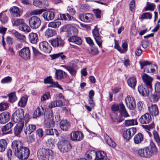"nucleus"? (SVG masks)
<instances>
[{"label": "nucleus", "instance_id": "nucleus-53", "mask_svg": "<svg viewBox=\"0 0 160 160\" xmlns=\"http://www.w3.org/2000/svg\"><path fill=\"white\" fill-rule=\"evenodd\" d=\"M24 23V21L23 19H17L15 20L14 22L13 23V26H21Z\"/></svg>", "mask_w": 160, "mask_h": 160}, {"label": "nucleus", "instance_id": "nucleus-19", "mask_svg": "<svg viewBox=\"0 0 160 160\" xmlns=\"http://www.w3.org/2000/svg\"><path fill=\"white\" fill-rule=\"evenodd\" d=\"M24 121L19 122L14 127V133L16 135L18 136L21 132L24 126Z\"/></svg>", "mask_w": 160, "mask_h": 160}, {"label": "nucleus", "instance_id": "nucleus-11", "mask_svg": "<svg viewBox=\"0 0 160 160\" xmlns=\"http://www.w3.org/2000/svg\"><path fill=\"white\" fill-rule=\"evenodd\" d=\"M127 107L130 110H133L136 107L135 100L132 96H128L125 98Z\"/></svg>", "mask_w": 160, "mask_h": 160}, {"label": "nucleus", "instance_id": "nucleus-26", "mask_svg": "<svg viewBox=\"0 0 160 160\" xmlns=\"http://www.w3.org/2000/svg\"><path fill=\"white\" fill-rule=\"evenodd\" d=\"M10 11L11 15L14 17H19L20 16L19 8L16 6L11 8Z\"/></svg>", "mask_w": 160, "mask_h": 160}, {"label": "nucleus", "instance_id": "nucleus-30", "mask_svg": "<svg viewBox=\"0 0 160 160\" xmlns=\"http://www.w3.org/2000/svg\"><path fill=\"white\" fill-rule=\"evenodd\" d=\"M28 38L31 43L35 44L38 41V35L36 33L31 32L29 35Z\"/></svg>", "mask_w": 160, "mask_h": 160}, {"label": "nucleus", "instance_id": "nucleus-1", "mask_svg": "<svg viewBox=\"0 0 160 160\" xmlns=\"http://www.w3.org/2000/svg\"><path fill=\"white\" fill-rule=\"evenodd\" d=\"M157 151V148L155 144L152 142H151L149 147H145L144 148L139 149L138 151V154L141 157L149 158Z\"/></svg>", "mask_w": 160, "mask_h": 160}, {"label": "nucleus", "instance_id": "nucleus-15", "mask_svg": "<svg viewBox=\"0 0 160 160\" xmlns=\"http://www.w3.org/2000/svg\"><path fill=\"white\" fill-rule=\"evenodd\" d=\"M151 120V116L148 113L145 114L139 118V121L142 124H148Z\"/></svg>", "mask_w": 160, "mask_h": 160}, {"label": "nucleus", "instance_id": "nucleus-56", "mask_svg": "<svg viewBox=\"0 0 160 160\" xmlns=\"http://www.w3.org/2000/svg\"><path fill=\"white\" fill-rule=\"evenodd\" d=\"M55 82H54L52 79V77L51 76L47 77L44 80V82L45 84H50L53 85Z\"/></svg>", "mask_w": 160, "mask_h": 160}, {"label": "nucleus", "instance_id": "nucleus-59", "mask_svg": "<svg viewBox=\"0 0 160 160\" xmlns=\"http://www.w3.org/2000/svg\"><path fill=\"white\" fill-rule=\"evenodd\" d=\"M33 4L39 8H41L42 6V0H34Z\"/></svg>", "mask_w": 160, "mask_h": 160}, {"label": "nucleus", "instance_id": "nucleus-46", "mask_svg": "<svg viewBox=\"0 0 160 160\" xmlns=\"http://www.w3.org/2000/svg\"><path fill=\"white\" fill-rule=\"evenodd\" d=\"M61 25V22L60 21L52 22L48 23V27L56 28H58Z\"/></svg>", "mask_w": 160, "mask_h": 160}, {"label": "nucleus", "instance_id": "nucleus-33", "mask_svg": "<svg viewBox=\"0 0 160 160\" xmlns=\"http://www.w3.org/2000/svg\"><path fill=\"white\" fill-rule=\"evenodd\" d=\"M143 139V135L141 133L137 134L133 138L134 142L135 144H139L142 142Z\"/></svg>", "mask_w": 160, "mask_h": 160}, {"label": "nucleus", "instance_id": "nucleus-34", "mask_svg": "<svg viewBox=\"0 0 160 160\" xmlns=\"http://www.w3.org/2000/svg\"><path fill=\"white\" fill-rule=\"evenodd\" d=\"M56 34V31L54 29L48 28L45 32V35L47 38L52 37Z\"/></svg>", "mask_w": 160, "mask_h": 160}, {"label": "nucleus", "instance_id": "nucleus-24", "mask_svg": "<svg viewBox=\"0 0 160 160\" xmlns=\"http://www.w3.org/2000/svg\"><path fill=\"white\" fill-rule=\"evenodd\" d=\"M148 110L149 113L152 116H156L158 115L159 111L157 105H152L148 107Z\"/></svg>", "mask_w": 160, "mask_h": 160}, {"label": "nucleus", "instance_id": "nucleus-64", "mask_svg": "<svg viewBox=\"0 0 160 160\" xmlns=\"http://www.w3.org/2000/svg\"><path fill=\"white\" fill-rule=\"evenodd\" d=\"M142 127L145 129L147 130L148 131L150 130L151 129H152L154 127V123H152L151 124L148 125H142Z\"/></svg>", "mask_w": 160, "mask_h": 160}, {"label": "nucleus", "instance_id": "nucleus-49", "mask_svg": "<svg viewBox=\"0 0 160 160\" xmlns=\"http://www.w3.org/2000/svg\"><path fill=\"white\" fill-rule=\"evenodd\" d=\"M125 123L126 126H127L137 125L138 124L137 121L133 119L125 120Z\"/></svg>", "mask_w": 160, "mask_h": 160}, {"label": "nucleus", "instance_id": "nucleus-23", "mask_svg": "<svg viewBox=\"0 0 160 160\" xmlns=\"http://www.w3.org/2000/svg\"><path fill=\"white\" fill-rule=\"evenodd\" d=\"M92 14L89 13L82 14L79 16V18L82 21L86 22H90L92 20Z\"/></svg>", "mask_w": 160, "mask_h": 160}, {"label": "nucleus", "instance_id": "nucleus-25", "mask_svg": "<svg viewBox=\"0 0 160 160\" xmlns=\"http://www.w3.org/2000/svg\"><path fill=\"white\" fill-rule=\"evenodd\" d=\"M68 40L71 43L78 45L81 44L82 43V41L81 38L76 35H73L70 37Z\"/></svg>", "mask_w": 160, "mask_h": 160}, {"label": "nucleus", "instance_id": "nucleus-55", "mask_svg": "<svg viewBox=\"0 0 160 160\" xmlns=\"http://www.w3.org/2000/svg\"><path fill=\"white\" fill-rule=\"evenodd\" d=\"M88 52L92 55H96L98 53V48L96 47H92L88 49Z\"/></svg>", "mask_w": 160, "mask_h": 160}, {"label": "nucleus", "instance_id": "nucleus-62", "mask_svg": "<svg viewBox=\"0 0 160 160\" xmlns=\"http://www.w3.org/2000/svg\"><path fill=\"white\" fill-rule=\"evenodd\" d=\"M50 97V92H48L45 93L42 97L41 101H43L48 99Z\"/></svg>", "mask_w": 160, "mask_h": 160}, {"label": "nucleus", "instance_id": "nucleus-40", "mask_svg": "<svg viewBox=\"0 0 160 160\" xmlns=\"http://www.w3.org/2000/svg\"><path fill=\"white\" fill-rule=\"evenodd\" d=\"M128 85L131 88H134L136 86L137 81L136 78L132 77L129 78L127 81Z\"/></svg>", "mask_w": 160, "mask_h": 160}, {"label": "nucleus", "instance_id": "nucleus-42", "mask_svg": "<svg viewBox=\"0 0 160 160\" xmlns=\"http://www.w3.org/2000/svg\"><path fill=\"white\" fill-rule=\"evenodd\" d=\"M19 28L20 30L25 33H28L31 30L30 27L25 23L22 25L19 26Z\"/></svg>", "mask_w": 160, "mask_h": 160}, {"label": "nucleus", "instance_id": "nucleus-52", "mask_svg": "<svg viewBox=\"0 0 160 160\" xmlns=\"http://www.w3.org/2000/svg\"><path fill=\"white\" fill-rule=\"evenodd\" d=\"M54 125L55 122L52 119V121H49L45 123L44 127L46 129H49L53 127Z\"/></svg>", "mask_w": 160, "mask_h": 160}, {"label": "nucleus", "instance_id": "nucleus-60", "mask_svg": "<svg viewBox=\"0 0 160 160\" xmlns=\"http://www.w3.org/2000/svg\"><path fill=\"white\" fill-rule=\"evenodd\" d=\"M12 80V79L11 77L8 76L3 78L1 81V82L2 83H10Z\"/></svg>", "mask_w": 160, "mask_h": 160}, {"label": "nucleus", "instance_id": "nucleus-63", "mask_svg": "<svg viewBox=\"0 0 160 160\" xmlns=\"http://www.w3.org/2000/svg\"><path fill=\"white\" fill-rule=\"evenodd\" d=\"M8 107V106L7 103L1 102L0 103V111H3L6 110Z\"/></svg>", "mask_w": 160, "mask_h": 160}, {"label": "nucleus", "instance_id": "nucleus-9", "mask_svg": "<svg viewBox=\"0 0 160 160\" xmlns=\"http://www.w3.org/2000/svg\"><path fill=\"white\" fill-rule=\"evenodd\" d=\"M51 45L55 48L62 47L64 45V42L60 37H58L50 41Z\"/></svg>", "mask_w": 160, "mask_h": 160}, {"label": "nucleus", "instance_id": "nucleus-13", "mask_svg": "<svg viewBox=\"0 0 160 160\" xmlns=\"http://www.w3.org/2000/svg\"><path fill=\"white\" fill-rule=\"evenodd\" d=\"M39 48L42 51L48 53H50L52 50V48L46 41L41 42L39 44Z\"/></svg>", "mask_w": 160, "mask_h": 160}, {"label": "nucleus", "instance_id": "nucleus-10", "mask_svg": "<svg viewBox=\"0 0 160 160\" xmlns=\"http://www.w3.org/2000/svg\"><path fill=\"white\" fill-rule=\"evenodd\" d=\"M142 78L145 85L150 89L149 90H152V83L153 78L146 73L142 75Z\"/></svg>", "mask_w": 160, "mask_h": 160}, {"label": "nucleus", "instance_id": "nucleus-41", "mask_svg": "<svg viewBox=\"0 0 160 160\" xmlns=\"http://www.w3.org/2000/svg\"><path fill=\"white\" fill-rule=\"evenodd\" d=\"M7 143L5 140L4 139L0 140V152H3L6 148Z\"/></svg>", "mask_w": 160, "mask_h": 160}, {"label": "nucleus", "instance_id": "nucleus-3", "mask_svg": "<svg viewBox=\"0 0 160 160\" xmlns=\"http://www.w3.org/2000/svg\"><path fill=\"white\" fill-rule=\"evenodd\" d=\"M58 149L62 152H67L72 148L69 141L66 140H62L59 141L58 144Z\"/></svg>", "mask_w": 160, "mask_h": 160}, {"label": "nucleus", "instance_id": "nucleus-50", "mask_svg": "<svg viewBox=\"0 0 160 160\" xmlns=\"http://www.w3.org/2000/svg\"><path fill=\"white\" fill-rule=\"evenodd\" d=\"M46 10L45 9H36L31 11L30 13L31 15H39Z\"/></svg>", "mask_w": 160, "mask_h": 160}, {"label": "nucleus", "instance_id": "nucleus-54", "mask_svg": "<svg viewBox=\"0 0 160 160\" xmlns=\"http://www.w3.org/2000/svg\"><path fill=\"white\" fill-rule=\"evenodd\" d=\"M122 105H124L123 104H114L112 105L111 109L112 111L114 112L120 111L121 109V106Z\"/></svg>", "mask_w": 160, "mask_h": 160}, {"label": "nucleus", "instance_id": "nucleus-2", "mask_svg": "<svg viewBox=\"0 0 160 160\" xmlns=\"http://www.w3.org/2000/svg\"><path fill=\"white\" fill-rule=\"evenodd\" d=\"M37 154V157L39 160H48L50 156L55 155V153L52 150L43 148L38 150Z\"/></svg>", "mask_w": 160, "mask_h": 160}, {"label": "nucleus", "instance_id": "nucleus-29", "mask_svg": "<svg viewBox=\"0 0 160 160\" xmlns=\"http://www.w3.org/2000/svg\"><path fill=\"white\" fill-rule=\"evenodd\" d=\"M60 127L63 130L67 131L70 127L69 123L67 120H62L60 123Z\"/></svg>", "mask_w": 160, "mask_h": 160}, {"label": "nucleus", "instance_id": "nucleus-51", "mask_svg": "<svg viewBox=\"0 0 160 160\" xmlns=\"http://www.w3.org/2000/svg\"><path fill=\"white\" fill-rule=\"evenodd\" d=\"M28 98L26 97H22L18 103V105L21 107H24L26 104Z\"/></svg>", "mask_w": 160, "mask_h": 160}, {"label": "nucleus", "instance_id": "nucleus-32", "mask_svg": "<svg viewBox=\"0 0 160 160\" xmlns=\"http://www.w3.org/2000/svg\"><path fill=\"white\" fill-rule=\"evenodd\" d=\"M36 126L33 124H30L27 127L24 129V132L26 134H30L36 129Z\"/></svg>", "mask_w": 160, "mask_h": 160}, {"label": "nucleus", "instance_id": "nucleus-44", "mask_svg": "<svg viewBox=\"0 0 160 160\" xmlns=\"http://www.w3.org/2000/svg\"><path fill=\"white\" fill-rule=\"evenodd\" d=\"M12 34L14 35L16 38L19 40L22 41H24L25 40V36L21 34L18 32L15 31V32L12 33Z\"/></svg>", "mask_w": 160, "mask_h": 160}, {"label": "nucleus", "instance_id": "nucleus-20", "mask_svg": "<svg viewBox=\"0 0 160 160\" xmlns=\"http://www.w3.org/2000/svg\"><path fill=\"white\" fill-rule=\"evenodd\" d=\"M10 118L9 113L8 112H4L0 114V123L4 124L7 122Z\"/></svg>", "mask_w": 160, "mask_h": 160}, {"label": "nucleus", "instance_id": "nucleus-57", "mask_svg": "<svg viewBox=\"0 0 160 160\" xmlns=\"http://www.w3.org/2000/svg\"><path fill=\"white\" fill-rule=\"evenodd\" d=\"M152 18V15L149 13L145 12L143 13L141 17V19H151Z\"/></svg>", "mask_w": 160, "mask_h": 160}, {"label": "nucleus", "instance_id": "nucleus-21", "mask_svg": "<svg viewBox=\"0 0 160 160\" xmlns=\"http://www.w3.org/2000/svg\"><path fill=\"white\" fill-rule=\"evenodd\" d=\"M98 152H96L93 150H89L87 151L85 154V157L88 160H95L97 156Z\"/></svg>", "mask_w": 160, "mask_h": 160}, {"label": "nucleus", "instance_id": "nucleus-16", "mask_svg": "<svg viewBox=\"0 0 160 160\" xmlns=\"http://www.w3.org/2000/svg\"><path fill=\"white\" fill-rule=\"evenodd\" d=\"M42 16L46 21L52 20L55 17L54 13L51 11H48L44 12Z\"/></svg>", "mask_w": 160, "mask_h": 160}, {"label": "nucleus", "instance_id": "nucleus-38", "mask_svg": "<svg viewBox=\"0 0 160 160\" xmlns=\"http://www.w3.org/2000/svg\"><path fill=\"white\" fill-rule=\"evenodd\" d=\"M67 28H69V30H68V32L71 34L75 35L78 33V30L75 27H70L69 25H67L65 26Z\"/></svg>", "mask_w": 160, "mask_h": 160}, {"label": "nucleus", "instance_id": "nucleus-28", "mask_svg": "<svg viewBox=\"0 0 160 160\" xmlns=\"http://www.w3.org/2000/svg\"><path fill=\"white\" fill-rule=\"evenodd\" d=\"M104 137L105 142L109 146L113 148H115L116 147V143L107 134H104Z\"/></svg>", "mask_w": 160, "mask_h": 160}, {"label": "nucleus", "instance_id": "nucleus-27", "mask_svg": "<svg viewBox=\"0 0 160 160\" xmlns=\"http://www.w3.org/2000/svg\"><path fill=\"white\" fill-rule=\"evenodd\" d=\"M95 160H109L103 151H98L97 153V156Z\"/></svg>", "mask_w": 160, "mask_h": 160}, {"label": "nucleus", "instance_id": "nucleus-14", "mask_svg": "<svg viewBox=\"0 0 160 160\" xmlns=\"http://www.w3.org/2000/svg\"><path fill=\"white\" fill-rule=\"evenodd\" d=\"M70 138L73 141H80L83 139V135L81 132H73L70 134Z\"/></svg>", "mask_w": 160, "mask_h": 160}, {"label": "nucleus", "instance_id": "nucleus-39", "mask_svg": "<svg viewBox=\"0 0 160 160\" xmlns=\"http://www.w3.org/2000/svg\"><path fill=\"white\" fill-rule=\"evenodd\" d=\"M160 98V97L158 95L156 92H154L153 93H151L150 97V99L151 102H155L158 101Z\"/></svg>", "mask_w": 160, "mask_h": 160}, {"label": "nucleus", "instance_id": "nucleus-6", "mask_svg": "<svg viewBox=\"0 0 160 160\" xmlns=\"http://www.w3.org/2000/svg\"><path fill=\"white\" fill-rule=\"evenodd\" d=\"M29 23L32 28L37 29L41 25V20L37 16H32L29 20Z\"/></svg>", "mask_w": 160, "mask_h": 160}, {"label": "nucleus", "instance_id": "nucleus-37", "mask_svg": "<svg viewBox=\"0 0 160 160\" xmlns=\"http://www.w3.org/2000/svg\"><path fill=\"white\" fill-rule=\"evenodd\" d=\"M50 57L52 60L58 58H60V59L61 58L62 60H63L66 58V57L63 55V53H60L50 55Z\"/></svg>", "mask_w": 160, "mask_h": 160}, {"label": "nucleus", "instance_id": "nucleus-8", "mask_svg": "<svg viewBox=\"0 0 160 160\" xmlns=\"http://www.w3.org/2000/svg\"><path fill=\"white\" fill-rule=\"evenodd\" d=\"M92 34L94 38L99 47H102V43L103 41L102 39V37L100 36L98 32V30L96 26L92 31Z\"/></svg>", "mask_w": 160, "mask_h": 160}, {"label": "nucleus", "instance_id": "nucleus-36", "mask_svg": "<svg viewBox=\"0 0 160 160\" xmlns=\"http://www.w3.org/2000/svg\"><path fill=\"white\" fill-rule=\"evenodd\" d=\"M13 126L12 123L9 122L2 127V130L3 132L7 131H8V132H10L11 131V128Z\"/></svg>", "mask_w": 160, "mask_h": 160}, {"label": "nucleus", "instance_id": "nucleus-7", "mask_svg": "<svg viewBox=\"0 0 160 160\" xmlns=\"http://www.w3.org/2000/svg\"><path fill=\"white\" fill-rule=\"evenodd\" d=\"M18 53L19 56L24 60H28L30 58V51L28 47L23 48L19 51Z\"/></svg>", "mask_w": 160, "mask_h": 160}, {"label": "nucleus", "instance_id": "nucleus-43", "mask_svg": "<svg viewBox=\"0 0 160 160\" xmlns=\"http://www.w3.org/2000/svg\"><path fill=\"white\" fill-rule=\"evenodd\" d=\"M8 18L7 15L3 14L2 12L0 13V21L2 24H5L8 22Z\"/></svg>", "mask_w": 160, "mask_h": 160}, {"label": "nucleus", "instance_id": "nucleus-22", "mask_svg": "<svg viewBox=\"0 0 160 160\" xmlns=\"http://www.w3.org/2000/svg\"><path fill=\"white\" fill-rule=\"evenodd\" d=\"M141 68H143L145 67L144 69V71L146 73H150L151 70V66L152 64H150L147 61H145L140 62Z\"/></svg>", "mask_w": 160, "mask_h": 160}, {"label": "nucleus", "instance_id": "nucleus-12", "mask_svg": "<svg viewBox=\"0 0 160 160\" xmlns=\"http://www.w3.org/2000/svg\"><path fill=\"white\" fill-rule=\"evenodd\" d=\"M136 128H132L127 129L123 133V137L125 139L129 140L136 133Z\"/></svg>", "mask_w": 160, "mask_h": 160}, {"label": "nucleus", "instance_id": "nucleus-45", "mask_svg": "<svg viewBox=\"0 0 160 160\" xmlns=\"http://www.w3.org/2000/svg\"><path fill=\"white\" fill-rule=\"evenodd\" d=\"M119 112L121 115L124 117H127L129 116L128 113L124 105H121V109L120 110Z\"/></svg>", "mask_w": 160, "mask_h": 160}, {"label": "nucleus", "instance_id": "nucleus-58", "mask_svg": "<svg viewBox=\"0 0 160 160\" xmlns=\"http://www.w3.org/2000/svg\"><path fill=\"white\" fill-rule=\"evenodd\" d=\"M151 70L150 73H156L158 72V68L156 65H152L151 66Z\"/></svg>", "mask_w": 160, "mask_h": 160}, {"label": "nucleus", "instance_id": "nucleus-18", "mask_svg": "<svg viewBox=\"0 0 160 160\" xmlns=\"http://www.w3.org/2000/svg\"><path fill=\"white\" fill-rule=\"evenodd\" d=\"M67 74L62 70L56 69L55 73V78L57 80H61L66 77Z\"/></svg>", "mask_w": 160, "mask_h": 160}, {"label": "nucleus", "instance_id": "nucleus-35", "mask_svg": "<svg viewBox=\"0 0 160 160\" xmlns=\"http://www.w3.org/2000/svg\"><path fill=\"white\" fill-rule=\"evenodd\" d=\"M44 110L42 107H38L33 113V117L35 118L41 116L43 114Z\"/></svg>", "mask_w": 160, "mask_h": 160}, {"label": "nucleus", "instance_id": "nucleus-47", "mask_svg": "<svg viewBox=\"0 0 160 160\" xmlns=\"http://www.w3.org/2000/svg\"><path fill=\"white\" fill-rule=\"evenodd\" d=\"M147 6L145 8V10L146 11L149 10L153 11L155 8V5L154 3H150L148 2L147 3Z\"/></svg>", "mask_w": 160, "mask_h": 160}, {"label": "nucleus", "instance_id": "nucleus-48", "mask_svg": "<svg viewBox=\"0 0 160 160\" xmlns=\"http://www.w3.org/2000/svg\"><path fill=\"white\" fill-rule=\"evenodd\" d=\"M8 96L9 97V101L11 103L15 102L17 99L15 92H13L9 94Z\"/></svg>", "mask_w": 160, "mask_h": 160}, {"label": "nucleus", "instance_id": "nucleus-61", "mask_svg": "<svg viewBox=\"0 0 160 160\" xmlns=\"http://www.w3.org/2000/svg\"><path fill=\"white\" fill-rule=\"evenodd\" d=\"M68 71L73 76H75L76 73V70L75 68L72 66H70L69 67Z\"/></svg>", "mask_w": 160, "mask_h": 160}, {"label": "nucleus", "instance_id": "nucleus-31", "mask_svg": "<svg viewBox=\"0 0 160 160\" xmlns=\"http://www.w3.org/2000/svg\"><path fill=\"white\" fill-rule=\"evenodd\" d=\"M139 93L142 96H147L149 94V90H147L143 86L139 85L138 87Z\"/></svg>", "mask_w": 160, "mask_h": 160}, {"label": "nucleus", "instance_id": "nucleus-4", "mask_svg": "<svg viewBox=\"0 0 160 160\" xmlns=\"http://www.w3.org/2000/svg\"><path fill=\"white\" fill-rule=\"evenodd\" d=\"M30 152L28 148L22 146L18 151L16 152L15 155L20 159L25 160L28 158Z\"/></svg>", "mask_w": 160, "mask_h": 160}, {"label": "nucleus", "instance_id": "nucleus-5", "mask_svg": "<svg viewBox=\"0 0 160 160\" xmlns=\"http://www.w3.org/2000/svg\"><path fill=\"white\" fill-rule=\"evenodd\" d=\"M24 117V112L22 109H19L17 110L12 114V119L15 123L22 121Z\"/></svg>", "mask_w": 160, "mask_h": 160}, {"label": "nucleus", "instance_id": "nucleus-17", "mask_svg": "<svg viewBox=\"0 0 160 160\" xmlns=\"http://www.w3.org/2000/svg\"><path fill=\"white\" fill-rule=\"evenodd\" d=\"M22 144L21 141L18 140H14L12 143V149L15 152V155H16V152L18 151L22 147Z\"/></svg>", "mask_w": 160, "mask_h": 160}]
</instances>
